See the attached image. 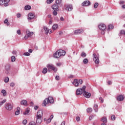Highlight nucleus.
<instances>
[{"label": "nucleus", "mask_w": 125, "mask_h": 125, "mask_svg": "<svg viewBox=\"0 0 125 125\" xmlns=\"http://www.w3.org/2000/svg\"><path fill=\"white\" fill-rule=\"evenodd\" d=\"M55 79H56V80L57 81H59V80H60L59 76H56Z\"/></svg>", "instance_id": "obj_54"}, {"label": "nucleus", "mask_w": 125, "mask_h": 125, "mask_svg": "<svg viewBox=\"0 0 125 125\" xmlns=\"http://www.w3.org/2000/svg\"><path fill=\"white\" fill-rule=\"evenodd\" d=\"M54 58H59L60 57L59 54H58V51H57L56 52L55 54H54Z\"/></svg>", "instance_id": "obj_20"}, {"label": "nucleus", "mask_w": 125, "mask_h": 125, "mask_svg": "<svg viewBox=\"0 0 125 125\" xmlns=\"http://www.w3.org/2000/svg\"><path fill=\"white\" fill-rule=\"evenodd\" d=\"M99 5V4H98V2H96L94 5V8H96L97 7H98Z\"/></svg>", "instance_id": "obj_43"}, {"label": "nucleus", "mask_w": 125, "mask_h": 125, "mask_svg": "<svg viewBox=\"0 0 125 125\" xmlns=\"http://www.w3.org/2000/svg\"><path fill=\"white\" fill-rule=\"evenodd\" d=\"M4 82V83H8L9 82V78L8 77L5 78Z\"/></svg>", "instance_id": "obj_40"}, {"label": "nucleus", "mask_w": 125, "mask_h": 125, "mask_svg": "<svg viewBox=\"0 0 125 125\" xmlns=\"http://www.w3.org/2000/svg\"><path fill=\"white\" fill-rule=\"evenodd\" d=\"M102 122H103V123L105 124L106 123H107V118L106 117H103L102 120H101Z\"/></svg>", "instance_id": "obj_30"}, {"label": "nucleus", "mask_w": 125, "mask_h": 125, "mask_svg": "<svg viewBox=\"0 0 125 125\" xmlns=\"http://www.w3.org/2000/svg\"><path fill=\"white\" fill-rule=\"evenodd\" d=\"M31 7L30 5H26L24 7L25 10H30L31 9Z\"/></svg>", "instance_id": "obj_31"}, {"label": "nucleus", "mask_w": 125, "mask_h": 125, "mask_svg": "<svg viewBox=\"0 0 125 125\" xmlns=\"http://www.w3.org/2000/svg\"><path fill=\"white\" fill-rule=\"evenodd\" d=\"M88 5H90V1L88 0L84 1L82 3V6H88Z\"/></svg>", "instance_id": "obj_12"}, {"label": "nucleus", "mask_w": 125, "mask_h": 125, "mask_svg": "<svg viewBox=\"0 0 125 125\" xmlns=\"http://www.w3.org/2000/svg\"><path fill=\"white\" fill-rule=\"evenodd\" d=\"M28 52H29V53H32V52H33V50H32V49H29L28 50Z\"/></svg>", "instance_id": "obj_60"}, {"label": "nucleus", "mask_w": 125, "mask_h": 125, "mask_svg": "<svg viewBox=\"0 0 125 125\" xmlns=\"http://www.w3.org/2000/svg\"><path fill=\"white\" fill-rule=\"evenodd\" d=\"M35 18V15L32 13H30L28 14V20H32V19H34Z\"/></svg>", "instance_id": "obj_14"}, {"label": "nucleus", "mask_w": 125, "mask_h": 125, "mask_svg": "<svg viewBox=\"0 0 125 125\" xmlns=\"http://www.w3.org/2000/svg\"><path fill=\"white\" fill-rule=\"evenodd\" d=\"M10 1V0H4V6H8V2Z\"/></svg>", "instance_id": "obj_22"}, {"label": "nucleus", "mask_w": 125, "mask_h": 125, "mask_svg": "<svg viewBox=\"0 0 125 125\" xmlns=\"http://www.w3.org/2000/svg\"><path fill=\"white\" fill-rule=\"evenodd\" d=\"M121 35H125V30H121L120 31V34H119V36H121Z\"/></svg>", "instance_id": "obj_39"}, {"label": "nucleus", "mask_w": 125, "mask_h": 125, "mask_svg": "<svg viewBox=\"0 0 125 125\" xmlns=\"http://www.w3.org/2000/svg\"><path fill=\"white\" fill-rule=\"evenodd\" d=\"M83 95L84 97H86V98H89L91 96V94L85 91V90L84 92H83Z\"/></svg>", "instance_id": "obj_10"}, {"label": "nucleus", "mask_w": 125, "mask_h": 125, "mask_svg": "<svg viewBox=\"0 0 125 125\" xmlns=\"http://www.w3.org/2000/svg\"><path fill=\"white\" fill-rule=\"evenodd\" d=\"M49 119L50 120H51H51H52L53 119V115H51V116L50 117V118Z\"/></svg>", "instance_id": "obj_63"}, {"label": "nucleus", "mask_w": 125, "mask_h": 125, "mask_svg": "<svg viewBox=\"0 0 125 125\" xmlns=\"http://www.w3.org/2000/svg\"><path fill=\"white\" fill-rule=\"evenodd\" d=\"M57 11H58V10H54L53 12V15H54V16H56V15H57Z\"/></svg>", "instance_id": "obj_41"}, {"label": "nucleus", "mask_w": 125, "mask_h": 125, "mask_svg": "<svg viewBox=\"0 0 125 125\" xmlns=\"http://www.w3.org/2000/svg\"><path fill=\"white\" fill-rule=\"evenodd\" d=\"M49 25H51L52 24V20H50L49 21Z\"/></svg>", "instance_id": "obj_62"}, {"label": "nucleus", "mask_w": 125, "mask_h": 125, "mask_svg": "<svg viewBox=\"0 0 125 125\" xmlns=\"http://www.w3.org/2000/svg\"><path fill=\"white\" fill-rule=\"evenodd\" d=\"M93 59L95 64H99V55H96L95 53L93 54Z\"/></svg>", "instance_id": "obj_5"}, {"label": "nucleus", "mask_w": 125, "mask_h": 125, "mask_svg": "<svg viewBox=\"0 0 125 125\" xmlns=\"http://www.w3.org/2000/svg\"><path fill=\"white\" fill-rule=\"evenodd\" d=\"M33 35H34V32H30V31H29V30H27L26 31V35H25L24 37V39H25V40H27V39H28V38H30V37H32V36H33Z\"/></svg>", "instance_id": "obj_7"}, {"label": "nucleus", "mask_w": 125, "mask_h": 125, "mask_svg": "<svg viewBox=\"0 0 125 125\" xmlns=\"http://www.w3.org/2000/svg\"><path fill=\"white\" fill-rule=\"evenodd\" d=\"M1 93H2L3 96H6V91H5V90L4 89L2 90Z\"/></svg>", "instance_id": "obj_32"}, {"label": "nucleus", "mask_w": 125, "mask_h": 125, "mask_svg": "<svg viewBox=\"0 0 125 125\" xmlns=\"http://www.w3.org/2000/svg\"><path fill=\"white\" fill-rule=\"evenodd\" d=\"M23 55H24L25 56H30V54L29 52H25L23 54Z\"/></svg>", "instance_id": "obj_42"}, {"label": "nucleus", "mask_w": 125, "mask_h": 125, "mask_svg": "<svg viewBox=\"0 0 125 125\" xmlns=\"http://www.w3.org/2000/svg\"><path fill=\"white\" fill-rule=\"evenodd\" d=\"M5 102H6V99H4L3 101H2L1 102H0V107H1V106H2L3 105V104H4V103H5Z\"/></svg>", "instance_id": "obj_27"}, {"label": "nucleus", "mask_w": 125, "mask_h": 125, "mask_svg": "<svg viewBox=\"0 0 125 125\" xmlns=\"http://www.w3.org/2000/svg\"><path fill=\"white\" fill-rule=\"evenodd\" d=\"M54 102V100L52 97H49L48 98H46L43 102L44 106H46L48 103L52 104Z\"/></svg>", "instance_id": "obj_1"}, {"label": "nucleus", "mask_w": 125, "mask_h": 125, "mask_svg": "<svg viewBox=\"0 0 125 125\" xmlns=\"http://www.w3.org/2000/svg\"><path fill=\"white\" fill-rule=\"evenodd\" d=\"M56 4H61L62 3V0H56Z\"/></svg>", "instance_id": "obj_33"}, {"label": "nucleus", "mask_w": 125, "mask_h": 125, "mask_svg": "<svg viewBox=\"0 0 125 125\" xmlns=\"http://www.w3.org/2000/svg\"><path fill=\"white\" fill-rule=\"evenodd\" d=\"M5 69L6 71H9L10 70V65L9 64H7L5 66Z\"/></svg>", "instance_id": "obj_26"}, {"label": "nucleus", "mask_w": 125, "mask_h": 125, "mask_svg": "<svg viewBox=\"0 0 125 125\" xmlns=\"http://www.w3.org/2000/svg\"><path fill=\"white\" fill-rule=\"evenodd\" d=\"M47 68H48V72L50 73L51 70L54 72H57V68L54 66L53 64H47Z\"/></svg>", "instance_id": "obj_3"}, {"label": "nucleus", "mask_w": 125, "mask_h": 125, "mask_svg": "<svg viewBox=\"0 0 125 125\" xmlns=\"http://www.w3.org/2000/svg\"><path fill=\"white\" fill-rule=\"evenodd\" d=\"M72 84H74L76 87H77V86H79L80 84H83V80H78L77 79H74L72 82Z\"/></svg>", "instance_id": "obj_2"}, {"label": "nucleus", "mask_w": 125, "mask_h": 125, "mask_svg": "<svg viewBox=\"0 0 125 125\" xmlns=\"http://www.w3.org/2000/svg\"><path fill=\"white\" fill-rule=\"evenodd\" d=\"M3 4L4 5V0H0V5H3Z\"/></svg>", "instance_id": "obj_44"}, {"label": "nucleus", "mask_w": 125, "mask_h": 125, "mask_svg": "<svg viewBox=\"0 0 125 125\" xmlns=\"http://www.w3.org/2000/svg\"><path fill=\"white\" fill-rule=\"evenodd\" d=\"M16 60V58H15V56H13L11 57V62H14Z\"/></svg>", "instance_id": "obj_38"}, {"label": "nucleus", "mask_w": 125, "mask_h": 125, "mask_svg": "<svg viewBox=\"0 0 125 125\" xmlns=\"http://www.w3.org/2000/svg\"><path fill=\"white\" fill-rule=\"evenodd\" d=\"M93 119V116H90L89 118V120L90 121H91V120H92Z\"/></svg>", "instance_id": "obj_57"}, {"label": "nucleus", "mask_w": 125, "mask_h": 125, "mask_svg": "<svg viewBox=\"0 0 125 125\" xmlns=\"http://www.w3.org/2000/svg\"><path fill=\"white\" fill-rule=\"evenodd\" d=\"M43 115V112H42V110H39L37 112L36 117H39L40 118H42V116Z\"/></svg>", "instance_id": "obj_11"}, {"label": "nucleus", "mask_w": 125, "mask_h": 125, "mask_svg": "<svg viewBox=\"0 0 125 125\" xmlns=\"http://www.w3.org/2000/svg\"><path fill=\"white\" fill-rule=\"evenodd\" d=\"M50 122H51V120L49 118L46 120V124H49Z\"/></svg>", "instance_id": "obj_52"}, {"label": "nucleus", "mask_w": 125, "mask_h": 125, "mask_svg": "<svg viewBox=\"0 0 125 125\" xmlns=\"http://www.w3.org/2000/svg\"><path fill=\"white\" fill-rule=\"evenodd\" d=\"M53 0H47L46 2L47 4H50V3H52V2H53Z\"/></svg>", "instance_id": "obj_37"}, {"label": "nucleus", "mask_w": 125, "mask_h": 125, "mask_svg": "<svg viewBox=\"0 0 125 125\" xmlns=\"http://www.w3.org/2000/svg\"><path fill=\"white\" fill-rule=\"evenodd\" d=\"M82 33H83V30L82 29H78L74 32L75 35H80V34H82Z\"/></svg>", "instance_id": "obj_15"}, {"label": "nucleus", "mask_w": 125, "mask_h": 125, "mask_svg": "<svg viewBox=\"0 0 125 125\" xmlns=\"http://www.w3.org/2000/svg\"><path fill=\"white\" fill-rule=\"evenodd\" d=\"M81 56L82 57H86V54L85 53H84V52H83L81 53Z\"/></svg>", "instance_id": "obj_36"}, {"label": "nucleus", "mask_w": 125, "mask_h": 125, "mask_svg": "<svg viewBox=\"0 0 125 125\" xmlns=\"http://www.w3.org/2000/svg\"><path fill=\"white\" fill-rule=\"evenodd\" d=\"M35 119H42V117H38V116H36Z\"/></svg>", "instance_id": "obj_53"}, {"label": "nucleus", "mask_w": 125, "mask_h": 125, "mask_svg": "<svg viewBox=\"0 0 125 125\" xmlns=\"http://www.w3.org/2000/svg\"><path fill=\"white\" fill-rule=\"evenodd\" d=\"M43 29L45 32V34L47 35L48 34V32H49V29H48V28L46 26H44L43 27Z\"/></svg>", "instance_id": "obj_24"}, {"label": "nucleus", "mask_w": 125, "mask_h": 125, "mask_svg": "<svg viewBox=\"0 0 125 125\" xmlns=\"http://www.w3.org/2000/svg\"><path fill=\"white\" fill-rule=\"evenodd\" d=\"M29 113H30V108H27L25 109V111L24 112H23V115L24 116H26V115H29Z\"/></svg>", "instance_id": "obj_19"}, {"label": "nucleus", "mask_w": 125, "mask_h": 125, "mask_svg": "<svg viewBox=\"0 0 125 125\" xmlns=\"http://www.w3.org/2000/svg\"><path fill=\"white\" fill-rule=\"evenodd\" d=\"M66 10H68V11H72L73 10V6L72 5H67L65 6Z\"/></svg>", "instance_id": "obj_13"}, {"label": "nucleus", "mask_w": 125, "mask_h": 125, "mask_svg": "<svg viewBox=\"0 0 125 125\" xmlns=\"http://www.w3.org/2000/svg\"><path fill=\"white\" fill-rule=\"evenodd\" d=\"M36 124L37 125H40L42 124V119H36Z\"/></svg>", "instance_id": "obj_21"}, {"label": "nucleus", "mask_w": 125, "mask_h": 125, "mask_svg": "<svg viewBox=\"0 0 125 125\" xmlns=\"http://www.w3.org/2000/svg\"><path fill=\"white\" fill-rule=\"evenodd\" d=\"M47 71H48V69H47L46 67H45L43 69L42 73L43 74H46V73H47Z\"/></svg>", "instance_id": "obj_28"}, {"label": "nucleus", "mask_w": 125, "mask_h": 125, "mask_svg": "<svg viewBox=\"0 0 125 125\" xmlns=\"http://www.w3.org/2000/svg\"><path fill=\"white\" fill-rule=\"evenodd\" d=\"M17 34H18V35H21V30H18L17 31Z\"/></svg>", "instance_id": "obj_50"}, {"label": "nucleus", "mask_w": 125, "mask_h": 125, "mask_svg": "<svg viewBox=\"0 0 125 125\" xmlns=\"http://www.w3.org/2000/svg\"><path fill=\"white\" fill-rule=\"evenodd\" d=\"M114 28V25H113L112 24H109L108 26V28H107V31H110V30H112V29Z\"/></svg>", "instance_id": "obj_25"}, {"label": "nucleus", "mask_w": 125, "mask_h": 125, "mask_svg": "<svg viewBox=\"0 0 125 125\" xmlns=\"http://www.w3.org/2000/svg\"><path fill=\"white\" fill-rule=\"evenodd\" d=\"M83 63L84 64H87V63H88V59H84L83 60Z\"/></svg>", "instance_id": "obj_35"}, {"label": "nucleus", "mask_w": 125, "mask_h": 125, "mask_svg": "<svg viewBox=\"0 0 125 125\" xmlns=\"http://www.w3.org/2000/svg\"><path fill=\"white\" fill-rule=\"evenodd\" d=\"M8 22V20L7 19H5V21H4V23L5 24H6Z\"/></svg>", "instance_id": "obj_59"}, {"label": "nucleus", "mask_w": 125, "mask_h": 125, "mask_svg": "<svg viewBox=\"0 0 125 125\" xmlns=\"http://www.w3.org/2000/svg\"><path fill=\"white\" fill-rule=\"evenodd\" d=\"M51 7H52V9L53 10L59 11V6H58V5L54 4Z\"/></svg>", "instance_id": "obj_16"}, {"label": "nucleus", "mask_w": 125, "mask_h": 125, "mask_svg": "<svg viewBox=\"0 0 125 125\" xmlns=\"http://www.w3.org/2000/svg\"><path fill=\"white\" fill-rule=\"evenodd\" d=\"M34 109H35V110H38V109H39V106H38V105L35 106L34 107Z\"/></svg>", "instance_id": "obj_58"}, {"label": "nucleus", "mask_w": 125, "mask_h": 125, "mask_svg": "<svg viewBox=\"0 0 125 125\" xmlns=\"http://www.w3.org/2000/svg\"><path fill=\"white\" fill-rule=\"evenodd\" d=\"M86 111H87V113H91V112H92V108L90 107L86 109Z\"/></svg>", "instance_id": "obj_34"}, {"label": "nucleus", "mask_w": 125, "mask_h": 125, "mask_svg": "<svg viewBox=\"0 0 125 125\" xmlns=\"http://www.w3.org/2000/svg\"><path fill=\"white\" fill-rule=\"evenodd\" d=\"M21 105H24L25 106H27L28 105V103L26 100H22L21 102Z\"/></svg>", "instance_id": "obj_18"}, {"label": "nucleus", "mask_w": 125, "mask_h": 125, "mask_svg": "<svg viewBox=\"0 0 125 125\" xmlns=\"http://www.w3.org/2000/svg\"><path fill=\"white\" fill-rule=\"evenodd\" d=\"M99 29L101 31H105L106 30V25L104 24H100L99 25Z\"/></svg>", "instance_id": "obj_9"}, {"label": "nucleus", "mask_w": 125, "mask_h": 125, "mask_svg": "<svg viewBox=\"0 0 125 125\" xmlns=\"http://www.w3.org/2000/svg\"><path fill=\"white\" fill-rule=\"evenodd\" d=\"M29 125H36V122H31L29 123Z\"/></svg>", "instance_id": "obj_45"}, {"label": "nucleus", "mask_w": 125, "mask_h": 125, "mask_svg": "<svg viewBox=\"0 0 125 125\" xmlns=\"http://www.w3.org/2000/svg\"><path fill=\"white\" fill-rule=\"evenodd\" d=\"M22 124L23 125H27V120H24L22 121Z\"/></svg>", "instance_id": "obj_49"}, {"label": "nucleus", "mask_w": 125, "mask_h": 125, "mask_svg": "<svg viewBox=\"0 0 125 125\" xmlns=\"http://www.w3.org/2000/svg\"><path fill=\"white\" fill-rule=\"evenodd\" d=\"M86 87L84 85L82 88L77 89L76 90V95H82V94H83V92H84Z\"/></svg>", "instance_id": "obj_4"}, {"label": "nucleus", "mask_w": 125, "mask_h": 125, "mask_svg": "<svg viewBox=\"0 0 125 125\" xmlns=\"http://www.w3.org/2000/svg\"><path fill=\"white\" fill-rule=\"evenodd\" d=\"M10 86H11V87H13V86H14V85H15V83H14V82H12L10 83Z\"/></svg>", "instance_id": "obj_46"}, {"label": "nucleus", "mask_w": 125, "mask_h": 125, "mask_svg": "<svg viewBox=\"0 0 125 125\" xmlns=\"http://www.w3.org/2000/svg\"><path fill=\"white\" fill-rule=\"evenodd\" d=\"M58 51V53L59 54V55H60V57L61 56H64V55H65V54H66V52H65V51L63 50H59L57 51Z\"/></svg>", "instance_id": "obj_8"}, {"label": "nucleus", "mask_w": 125, "mask_h": 125, "mask_svg": "<svg viewBox=\"0 0 125 125\" xmlns=\"http://www.w3.org/2000/svg\"><path fill=\"white\" fill-rule=\"evenodd\" d=\"M17 111H16L15 112V115H16V116H18V115H19V114H20V107H18L17 108Z\"/></svg>", "instance_id": "obj_23"}, {"label": "nucleus", "mask_w": 125, "mask_h": 125, "mask_svg": "<svg viewBox=\"0 0 125 125\" xmlns=\"http://www.w3.org/2000/svg\"><path fill=\"white\" fill-rule=\"evenodd\" d=\"M5 108L6 110H8L9 111H11V110L13 109V106L10 103H6L5 104Z\"/></svg>", "instance_id": "obj_6"}, {"label": "nucleus", "mask_w": 125, "mask_h": 125, "mask_svg": "<svg viewBox=\"0 0 125 125\" xmlns=\"http://www.w3.org/2000/svg\"><path fill=\"white\" fill-rule=\"evenodd\" d=\"M60 20H61V21H65V20L64 19V18H63L62 17H61Z\"/></svg>", "instance_id": "obj_56"}, {"label": "nucleus", "mask_w": 125, "mask_h": 125, "mask_svg": "<svg viewBox=\"0 0 125 125\" xmlns=\"http://www.w3.org/2000/svg\"><path fill=\"white\" fill-rule=\"evenodd\" d=\"M111 120L112 121H115V120H116V116H115V115L111 116Z\"/></svg>", "instance_id": "obj_47"}, {"label": "nucleus", "mask_w": 125, "mask_h": 125, "mask_svg": "<svg viewBox=\"0 0 125 125\" xmlns=\"http://www.w3.org/2000/svg\"><path fill=\"white\" fill-rule=\"evenodd\" d=\"M65 124H66V122L65 121H63L61 125H65Z\"/></svg>", "instance_id": "obj_64"}, {"label": "nucleus", "mask_w": 125, "mask_h": 125, "mask_svg": "<svg viewBox=\"0 0 125 125\" xmlns=\"http://www.w3.org/2000/svg\"><path fill=\"white\" fill-rule=\"evenodd\" d=\"M17 17L18 18H20V17H21V13H18L17 14Z\"/></svg>", "instance_id": "obj_51"}, {"label": "nucleus", "mask_w": 125, "mask_h": 125, "mask_svg": "<svg viewBox=\"0 0 125 125\" xmlns=\"http://www.w3.org/2000/svg\"><path fill=\"white\" fill-rule=\"evenodd\" d=\"M117 100H118V101H123V100H124V96L119 95L117 97Z\"/></svg>", "instance_id": "obj_17"}, {"label": "nucleus", "mask_w": 125, "mask_h": 125, "mask_svg": "<svg viewBox=\"0 0 125 125\" xmlns=\"http://www.w3.org/2000/svg\"><path fill=\"white\" fill-rule=\"evenodd\" d=\"M107 83H108V85H111V84H112V82L110 81H108L107 82Z\"/></svg>", "instance_id": "obj_55"}, {"label": "nucleus", "mask_w": 125, "mask_h": 125, "mask_svg": "<svg viewBox=\"0 0 125 125\" xmlns=\"http://www.w3.org/2000/svg\"><path fill=\"white\" fill-rule=\"evenodd\" d=\"M12 53H13V54H17V51H13Z\"/></svg>", "instance_id": "obj_61"}, {"label": "nucleus", "mask_w": 125, "mask_h": 125, "mask_svg": "<svg viewBox=\"0 0 125 125\" xmlns=\"http://www.w3.org/2000/svg\"><path fill=\"white\" fill-rule=\"evenodd\" d=\"M76 120L77 122H80V121L81 120V118H80V117L78 116L76 117Z\"/></svg>", "instance_id": "obj_48"}, {"label": "nucleus", "mask_w": 125, "mask_h": 125, "mask_svg": "<svg viewBox=\"0 0 125 125\" xmlns=\"http://www.w3.org/2000/svg\"><path fill=\"white\" fill-rule=\"evenodd\" d=\"M58 28V24H54L52 26V29L55 31V30H56Z\"/></svg>", "instance_id": "obj_29"}]
</instances>
